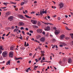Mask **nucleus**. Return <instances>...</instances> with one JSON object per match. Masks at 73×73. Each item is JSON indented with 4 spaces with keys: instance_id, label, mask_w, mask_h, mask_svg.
Here are the masks:
<instances>
[{
    "instance_id": "35",
    "label": "nucleus",
    "mask_w": 73,
    "mask_h": 73,
    "mask_svg": "<svg viewBox=\"0 0 73 73\" xmlns=\"http://www.w3.org/2000/svg\"><path fill=\"white\" fill-rule=\"evenodd\" d=\"M3 59V57L2 56H0V60H1Z\"/></svg>"
},
{
    "instance_id": "60",
    "label": "nucleus",
    "mask_w": 73,
    "mask_h": 73,
    "mask_svg": "<svg viewBox=\"0 0 73 73\" xmlns=\"http://www.w3.org/2000/svg\"><path fill=\"white\" fill-rule=\"evenodd\" d=\"M32 53H30L29 54V56H32Z\"/></svg>"
},
{
    "instance_id": "39",
    "label": "nucleus",
    "mask_w": 73,
    "mask_h": 73,
    "mask_svg": "<svg viewBox=\"0 0 73 73\" xmlns=\"http://www.w3.org/2000/svg\"><path fill=\"white\" fill-rule=\"evenodd\" d=\"M54 29L55 30V31H56V29H57V28H56V27H53Z\"/></svg>"
},
{
    "instance_id": "44",
    "label": "nucleus",
    "mask_w": 73,
    "mask_h": 73,
    "mask_svg": "<svg viewBox=\"0 0 73 73\" xmlns=\"http://www.w3.org/2000/svg\"><path fill=\"white\" fill-rule=\"evenodd\" d=\"M22 33H23V35H25V32H24V31H22Z\"/></svg>"
},
{
    "instance_id": "29",
    "label": "nucleus",
    "mask_w": 73,
    "mask_h": 73,
    "mask_svg": "<svg viewBox=\"0 0 73 73\" xmlns=\"http://www.w3.org/2000/svg\"><path fill=\"white\" fill-rule=\"evenodd\" d=\"M42 11H40V15H42L43 14H42Z\"/></svg>"
},
{
    "instance_id": "59",
    "label": "nucleus",
    "mask_w": 73,
    "mask_h": 73,
    "mask_svg": "<svg viewBox=\"0 0 73 73\" xmlns=\"http://www.w3.org/2000/svg\"><path fill=\"white\" fill-rule=\"evenodd\" d=\"M70 13L71 15H72V16H73V13H72V12H70Z\"/></svg>"
},
{
    "instance_id": "6",
    "label": "nucleus",
    "mask_w": 73,
    "mask_h": 73,
    "mask_svg": "<svg viewBox=\"0 0 73 73\" xmlns=\"http://www.w3.org/2000/svg\"><path fill=\"white\" fill-rule=\"evenodd\" d=\"M24 25V23L22 22H19V26H23Z\"/></svg>"
},
{
    "instance_id": "18",
    "label": "nucleus",
    "mask_w": 73,
    "mask_h": 73,
    "mask_svg": "<svg viewBox=\"0 0 73 73\" xmlns=\"http://www.w3.org/2000/svg\"><path fill=\"white\" fill-rule=\"evenodd\" d=\"M11 60H9L8 61V62H7L6 63V65H10V63H11V62L10 61Z\"/></svg>"
},
{
    "instance_id": "1",
    "label": "nucleus",
    "mask_w": 73,
    "mask_h": 73,
    "mask_svg": "<svg viewBox=\"0 0 73 73\" xmlns=\"http://www.w3.org/2000/svg\"><path fill=\"white\" fill-rule=\"evenodd\" d=\"M2 56L3 57H5L8 56V52L5 51L2 53Z\"/></svg>"
},
{
    "instance_id": "53",
    "label": "nucleus",
    "mask_w": 73,
    "mask_h": 73,
    "mask_svg": "<svg viewBox=\"0 0 73 73\" xmlns=\"http://www.w3.org/2000/svg\"><path fill=\"white\" fill-rule=\"evenodd\" d=\"M55 45H53V46L52 47V48H54V47H55Z\"/></svg>"
},
{
    "instance_id": "41",
    "label": "nucleus",
    "mask_w": 73,
    "mask_h": 73,
    "mask_svg": "<svg viewBox=\"0 0 73 73\" xmlns=\"http://www.w3.org/2000/svg\"><path fill=\"white\" fill-rule=\"evenodd\" d=\"M10 33H11V32H9V33H8V34L7 35H6V36H8V35H9L10 34Z\"/></svg>"
},
{
    "instance_id": "3",
    "label": "nucleus",
    "mask_w": 73,
    "mask_h": 73,
    "mask_svg": "<svg viewBox=\"0 0 73 73\" xmlns=\"http://www.w3.org/2000/svg\"><path fill=\"white\" fill-rule=\"evenodd\" d=\"M54 33L56 35H57L60 33V30H57L55 31L54 32Z\"/></svg>"
},
{
    "instance_id": "16",
    "label": "nucleus",
    "mask_w": 73,
    "mask_h": 73,
    "mask_svg": "<svg viewBox=\"0 0 73 73\" xmlns=\"http://www.w3.org/2000/svg\"><path fill=\"white\" fill-rule=\"evenodd\" d=\"M18 17H19V18H20V19H23V18H24V17H23V16L21 15H19L18 16Z\"/></svg>"
},
{
    "instance_id": "56",
    "label": "nucleus",
    "mask_w": 73,
    "mask_h": 73,
    "mask_svg": "<svg viewBox=\"0 0 73 73\" xmlns=\"http://www.w3.org/2000/svg\"><path fill=\"white\" fill-rule=\"evenodd\" d=\"M70 36H73V33H71L70 34Z\"/></svg>"
},
{
    "instance_id": "43",
    "label": "nucleus",
    "mask_w": 73,
    "mask_h": 73,
    "mask_svg": "<svg viewBox=\"0 0 73 73\" xmlns=\"http://www.w3.org/2000/svg\"><path fill=\"white\" fill-rule=\"evenodd\" d=\"M25 71L26 72H29V71L28 70V69H26L25 70Z\"/></svg>"
},
{
    "instance_id": "40",
    "label": "nucleus",
    "mask_w": 73,
    "mask_h": 73,
    "mask_svg": "<svg viewBox=\"0 0 73 73\" xmlns=\"http://www.w3.org/2000/svg\"><path fill=\"white\" fill-rule=\"evenodd\" d=\"M40 52H41V53H42V54H44V51H40Z\"/></svg>"
},
{
    "instance_id": "57",
    "label": "nucleus",
    "mask_w": 73,
    "mask_h": 73,
    "mask_svg": "<svg viewBox=\"0 0 73 73\" xmlns=\"http://www.w3.org/2000/svg\"><path fill=\"white\" fill-rule=\"evenodd\" d=\"M12 36H14V37H15V35H14V34H12Z\"/></svg>"
},
{
    "instance_id": "45",
    "label": "nucleus",
    "mask_w": 73,
    "mask_h": 73,
    "mask_svg": "<svg viewBox=\"0 0 73 73\" xmlns=\"http://www.w3.org/2000/svg\"><path fill=\"white\" fill-rule=\"evenodd\" d=\"M25 29L26 31H28V30H29L28 28H25Z\"/></svg>"
},
{
    "instance_id": "8",
    "label": "nucleus",
    "mask_w": 73,
    "mask_h": 73,
    "mask_svg": "<svg viewBox=\"0 0 73 73\" xmlns=\"http://www.w3.org/2000/svg\"><path fill=\"white\" fill-rule=\"evenodd\" d=\"M13 16H10L8 18V19L10 21H12V20H13Z\"/></svg>"
},
{
    "instance_id": "37",
    "label": "nucleus",
    "mask_w": 73,
    "mask_h": 73,
    "mask_svg": "<svg viewBox=\"0 0 73 73\" xmlns=\"http://www.w3.org/2000/svg\"><path fill=\"white\" fill-rule=\"evenodd\" d=\"M56 41V39H53L52 40V41L53 42H55V41Z\"/></svg>"
},
{
    "instance_id": "27",
    "label": "nucleus",
    "mask_w": 73,
    "mask_h": 73,
    "mask_svg": "<svg viewBox=\"0 0 73 73\" xmlns=\"http://www.w3.org/2000/svg\"><path fill=\"white\" fill-rule=\"evenodd\" d=\"M44 55H45V54H42V53H41V57H44Z\"/></svg>"
},
{
    "instance_id": "15",
    "label": "nucleus",
    "mask_w": 73,
    "mask_h": 73,
    "mask_svg": "<svg viewBox=\"0 0 73 73\" xmlns=\"http://www.w3.org/2000/svg\"><path fill=\"white\" fill-rule=\"evenodd\" d=\"M72 61V59H70V58H69L68 59V63H69V64H71Z\"/></svg>"
},
{
    "instance_id": "14",
    "label": "nucleus",
    "mask_w": 73,
    "mask_h": 73,
    "mask_svg": "<svg viewBox=\"0 0 73 73\" xmlns=\"http://www.w3.org/2000/svg\"><path fill=\"white\" fill-rule=\"evenodd\" d=\"M42 23H43L44 24H46V25H48V24H49V25H52V23H45L42 21Z\"/></svg>"
},
{
    "instance_id": "31",
    "label": "nucleus",
    "mask_w": 73,
    "mask_h": 73,
    "mask_svg": "<svg viewBox=\"0 0 73 73\" xmlns=\"http://www.w3.org/2000/svg\"><path fill=\"white\" fill-rule=\"evenodd\" d=\"M27 2H28V1L27 0H26L24 1V4H27Z\"/></svg>"
},
{
    "instance_id": "10",
    "label": "nucleus",
    "mask_w": 73,
    "mask_h": 73,
    "mask_svg": "<svg viewBox=\"0 0 73 73\" xmlns=\"http://www.w3.org/2000/svg\"><path fill=\"white\" fill-rule=\"evenodd\" d=\"M45 40V38L44 37H42L40 39V41L42 42H44Z\"/></svg>"
},
{
    "instance_id": "7",
    "label": "nucleus",
    "mask_w": 73,
    "mask_h": 73,
    "mask_svg": "<svg viewBox=\"0 0 73 73\" xmlns=\"http://www.w3.org/2000/svg\"><path fill=\"white\" fill-rule=\"evenodd\" d=\"M45 31H49L50 29V28L49 26H47L46 28L44 29Z\"/></svg>"
},
{
    "instance_id": "12",
    "label": "nucleus",
    "mask_w": 73,
    "mask_h": 73,
    "mask_svg": "<svg viewBox=\"0 0 73 73\" xmlns=\"http://www.w3.org/2000/svg\"><path fill=\"white\" fill-rule=\"evenodd\" d=\"M59 6L60 7V8H62L64 6V4L62 3H61L60 4H59Z\"/></svg>"
},
{
    "instance_id": "25",
    "label": "nucleus",
    "mask_w": 73,
    "mask_h": 73,
    "mask_svg": "<svg viewBox=\"0 0 73 73\" xmlns=\"http://www.w3.org/2000/svg\"><path fill=\"white\" fill-rule=\"evenodd\" d=\"M8 3H3V4L4 5H5V6H7V4H8Z\"/></svg>"
},
{
    "instance_id": "47",
    "label": "nucleus",
    "mask_w": 73,
    "mask_h": 73,
    "mask_svg": "<svg viewBox=\"0 0 73 73\" xmlns=\"http://www.w3.org/2000/svg\"><path fill=\"white\" fill-rule=\"evenodd\" d=\"M42 34H43V35H45V32L44 31H43L42 33Z\"/></svg>"
},
{
    "instance_id": "17",
    "label": "nucleus",
    "mask_w": 73,
    "mask_h": 73,
    "mask_svg": "<svg viewBox=\"0 0 73 73\" xmlns=\"http://www.w3.org/2000/svg\"><path fill=\"white\" fill-rule=\"evenodd\" d=\"M45 60V57H43L42 58V60L40 61V62L42 63L43 62V60Z\"/></svg>"
},
{
    "instance_id": "52",
    "label": "nucleus",
    "mask_w": 73,
    "mask_h": 73,
    "mask_svg": "<svg viewBox=\"0 0 73 73\" xmlns=\"http://www.w3.org/2000/svg\"><path fill=\"white\" fill-rule=\"evenodd\" d=\"M31 60H29V64H31Z\"/></svg>"
},
{
    "instance_id": "36",
    "label": "nucleus",
    "mask_w": 73,
    "mask_h": 73,
    "mask_svg": "<svg viewBox=\"0 0 73 73\" xmlns=\"http://www.w3.org/2000/svg\"><path fill=\"white\" fill-rule=\"evenodd\" d=\"M18 38H20L21 40H22V39H23V36L21 37H19Z\"/></svg>"
},
{
    "instance_id": "28",
    "label": "nucleus",
    "mask_w": 73,
    "mask_h": 73,
    "mask_svg": "<svg viewBox=\"0 0 73 73\" xmlns=\"http://www.w3.org/2000/svg\"><path fill=\"white\" fill-rule=\"evenodd\" d=\"M38 68V66H35V67L34 68V70H36V68Z\"/></svg>"
},
{
    "instance_id": "32",
    "label": "nucleus",
    "mask_w": 73,
    "mask_h": 73,
    "mask_svg": "<svg viewBox=\"0 0 73 73\" xmlns=\"http://www.w3.org/2000/svg\"><path fill=\"white\" fill-rule=\"evenodd\" d=\"M66 40H69V38L68 37H66L65 38Z\"/></svg>"
},
{
    "instance_id": "33",
    "label": "nucleus",
    "mask_w": 73,
    "mask_h": 73,
    "mask_svg": "<svg viewBox=\"0 0 73 73\" xmlns=\"http://www.w3.org/2000/svg\"><path fill=\"white\" fill-rule=\"evenodd\" d=\"M29 32L30 33H33V31L32 30H30L29 31Z\"/></svg>"
},
{
    "instance_id": "63",
    "label": "nucleus",
    "mask_w": 73,
    "mask_h": 73,
    "mask_svg": "<svg viewBox=\"0 0 73 73\" xmlns=\"http://www.w3.org/2000/svg\"><path fill=\"white\" fill-rule=\"evenodd\" d=\"M15 59L16 60H18V58L15 57Z\"/></svg>"
},
{
    "instance_id": "22",
    "label": "nucleus",
    "mask_w": 73,
    "mask_h": 73,
    "mask_svg": "<svg viewBox=\"0 0 73 73\" xmlns=\"http://www.w3.org/2000/svg\"><path fill=\"white\" fill-rule=\"evenodd\" d=\"M33 28H38V26H36V25H33Z\"/></svg>"
},
{
    "instance_id": "42",
    "label": "nucleus",
    "mask_w": 73,
    "mask_h": 73,
    "mask_svg": "<svg viewBox=\"0 0 73 73\" xmlns=\"http://www.w3.org/2000/svg\"><path fill=\"white\" fill-rule=\"evenodd\" d=\"M35 42H38V43H40V42L39 41H38L37 40H35Z\"/></svg>"
},
{
    "instance_id": "2",
    "label": "nucleus",
    "mask_w": 73,
    "mask_h": 73,
    "mask_svg": "<svg viewBox=\"0 0 73 73\" xmlns=\"http://www.w3.org/2000/svg\"><path fill=\"white\" fill-rule=\"evenodd\" d=\"M36 31L38 33H41L42 32V29H38Z\"/></svg>"
},
{
    "instance_id": "62",
    "label": "nucleus",
    "mask_w": 73,
    "mask_h": 73,
    "mask_svg": "<svg viewBox=\"0 0 73 73\" xmlns=\"http://www.w3.org/2000/svg\"><path fill=\"white\" fill-rule=\"evenodd\" d=\"M47 18H48V19H50V16H48L47 17Z\"/></svg>"
},
{
    "instance_id": "21",
    "label": "nucleus",
    "mask_w": 73,
    "mask_h": 73,
    "mask_svg": "<svg viewBox=\"0 0 73 73\" xmlns=\"http://www.w3.org/2000/svg\"><path fill=\"white\" fill-rule=\"evenodd\" d=\"M42 13L43 14L44 13H45V14H46L47 12H46V10H45V11H42Z\"/></svg>"
},
{
    "instance_id": "23",
    "label": "nucleus",
    "mask_w": 73,
    "mask_h": 73,
    "mask_svg": "<svg viewBox=\"0 0 73 73\" xmlns=\"http://www.w3.org/2000/svg\"><path fill=\"white\" fill-rule=\"evenodd\" d=\"M38 26H40V25H41V23H40V22L39 21L38 22Z\"/></svg>"
},
{
    "instance_id": "46",
    "label": "nucleus",
    "mask_w": 73,
    "mask_h": 73,
    "mask_svg": "<svg viewBox=\"0 0 73 73\" xmlns=\"http://www.w3.org/2000/svg\"><path fill=\"white\" fill-rule=\"evenodd\" d=\"M35 61H36V62H38V60H37V59H35Z\"/></svg>"
},
{
    "instance_id": "20",
    "label": "nucleus",
    "mask_w": 73,
    "mask_h": 73,
    "mask_svg": "<svg viewBox=\"0 0 73 73\" xmlns=\"http://www.w3.org/2000/svg\"><path fill=\"white\" fill-rule=\"evenodd\" d=\"M19 31V29L17 28L15 29L13 31V32H17Z\"/></svg>"
},
{
    "instance_id": "38",
    "label": "nucleus",
    "mask_w": 73,
    "mask_h": 73,
    "mask_svg": "<svg viewBox=\"0 0 73 73\" xmlns=\"http://www.w3.org/2000/svg\"><path fill=\"white\" fill-rule=\"evenodd\" d=\"M20 29H21V30H23V29H24V27H21L20 28Z\"/></svg>"
},
{
    "instance_id": "26",
    "label": "nucleus",
    "mask_w": 73,
    "mask_h": 73,
    "mask_svg": "<svg viewBox=\"0 0 73 73\" xmlns=\"http://www.w3.org/2000/svg\"><path fill=\"white\" fill-rule=\"evenodd\" d=\"M15 28V27L14 26H13L11 27V29H14Z\"/></svg>"
},
{
    "instance_id": "5",
    "label": "nucleus",
    "mask_w": 73,
    "mask_h": 73,
    "mask_svg": "<svg viewBox=\"0 0 73 73\" xmlns=\"http://www.w3.org/2000/svg\"><path fill=\"white\" fill-rule=\"evenodd\" d=\"M31 22H32L33 24H34V25H36V23H37V21H36V20L34 21L31 20Z\"/></svg>"
},
{
    "instance_id": "4",
    "label": "nucleus",
    "mask_w": 73,
    "mask_h": 73,
    "mask_svg": "<svg viewBox=\"0 0 73 73\" xmlns=\"http://www.w3.org/2000/svg\"><path fill=\"white\" fill-rule=\"evenodd\" d=\"M13 53L12 52H10L9 53V57H13Z\"/></svg>"
},
{
    "instance_id": "49",
    "label": "nucleus",
    "mask_w": 73,
    "mask_h": 73,
    "mask_svg": "<svg viewBox=\"0 0 73 73\" xmlns=\"http://www.w3.org/2000/svg\"><path fill=\"white\" fill-rule=\"evenodd\" d=\"M35 11H33L31 13V14H32L33 13H35Z\"/></svg>"
},
{
    "instance_id": "54",
    "label": "nucleus",
    "mask_w": 73,
    "mask_h": 73,
    "mask_svg": "<svg viewBox=\"0 0 73 73\" xmlns=\"http://www.w3.org/2000/svg\"><path fill=\"white\" fill-rule=\"evenodd\" d=\"M6 8H7V7H2V9H5Z\"/></svg>"
},
{
    "instance_id": "30",
    "label": "nucleus",
    "mask_w": 73,
    "mask_h": 73,
    "mask_svg": "<svg viewBox=\"0 0 73 73\" xmlns=\"http://www.w3.org/2000/svg\"><path fill=\"white\" fill-rule=\"evenodd\" d=\"M0 50H3V48L2 47V46H0Z\"/></svg>"
},
{
    "instance_id": "9",
    "label": "nucleus",
    "mask_w": 73,
    "mask_h": 73,
    "mask_svg": "<svg viewBox=\"0 0 73 73\" xmlns=\"http://www.w3.org/2000/svg\"><path fill=\"white\" fill-rule=\"evenodd\" d=\"M11 14V12L10 11L7 12L6 13V16H8Z\"/></svg>"
},
{
    "instance_id": "48",
    "label": "nucleus",
    "mask_w": 73,
    "mask_h": 73,
    "mask_svg": "<svg viewBox=\"0 0 73 73\" xmlns=\"http://www.w3.org/2000/svg\"><path fill=\"white\" fill-rule=\"evenodd\" d=\"M40 60H41V56L40 58H38L39 61H40Z\"/></svg>"
},
{
    "instance_id": "61",
    "label": "nucleus",
    "mask_w": 73,
    "mask_h": 73,
    "mask_svg": "<svg viewBox=\"0 0 73 73\" xmlns=\"http://www.w3.org/2000/svg\"><path fill=\"white\" fill-rule=\"evenodd\" d=\"M58 20H60V18L59 17L58 18Z\"/></svg>"
},
{
    "instance_id": "34",
    "label": "nucleus",
    "mask_w": 73,
    "mask_h": 73,
    "mask_svg": "<svg viewBox=\"0 0 73 73\" xmlns=\"http://www.w3.org/2000/svg\"><path fill=\"white\" fill-rule=\"evenodd\" d=\"M24 4V2H22L21 3V5H23Z\"/></svg>"
},
{
    "instance_id": "51",
    "label": "nucleus",
    "mask_w": 73,
    "mask_h": 73,
    "mask_svg": "<svg viewBox=\"0 0 73 73\" xmlns=\"http://www.w3.org/2000/svg\"><path fill=\"white\" fill-rule=\"evenodd\" d=\"M26 46H29V44H28V43H27V44H26Z\"/></svg>"
},
{
    "instance_id": "55",
    "label": "nucleus",
    "mask_w": 73,
    "mask_h": 73,
    "mask_svg": "<svg viewBox=\"0 0 73 73\" xmlns=\"http://www.w3.org/2000/svg\"><path fill=\"white\" fill-rule=\"evenodd\" d=\"M57 16V15H55L54 16H53V17H56Z\"/></svg>"
},
{
    "instance_id": "11",
    "label": "nucleus",
    "mask_w": 73,
    "mask_h": 73,
    "mask_svg": "<svg viewBox=\"0 0 73 73\" xmlns=\"http://www.w3.org/2000/svg\"><path fill=\"white\" fill-rule=\"evenodd\" d=\"M64 35H61L60 36V40H63V39H64Z\"/></svg>"
},
{
    "instance_id": "58",
    "label": "nucleus",
    "mask_w": 73,
    "mask_h": 73,
    "mask_svg": "<svg viewBox=\"0 0 73 73\" xmlns=\"http://www.w3.org/2000/svg\"><path fill=\"white\" fill-rule=\"evenodd\" d=\"M60 47H62V46H63L62 45H60Z\"/></svg>"
},
{
    "instance_id": "50",
    "label": "nucleus",
    "mask_w": 73,
    "mask_h": 73,
    "mask_svg": "<svg viewBox=\"0 0 73 73\" xmlns=\"http://www.w3.org/2000/svg\"><path fill=\"white\" fill-rule=\"evenodd\" d=\"M17 63H20V62L19 60H18L17 62Z\"/></svg>"
},
{
    "instance_id": "64",
    "label": "nucleus",
    "mask_w": 73,
    "mask_h": 73,
    "mask_svg": "<svg viewBox=\"0 0 73 73\" xmlns=\"http://www.w3.org/2000/svg\"><path fill=\"white\" fill-rule=\"evenodd\" d=\"M65 17H66V18H68V16L67 15H65Z\"/></svg>"
},
{
    "instance_id": "19",
    "label": "nucleus",
    "mask_w": 73,
    "mask_h": 73,
    "mask_svg": "<svg viewBox=\"0 0 73 73\" xmlns=\"http://www.w3.org/2000/svg\"><path fill=\"white\" fill-rule=\"evenodd\" d=\"M25 16L26 17H27V18H28V19H31V18H32V17H29L27 15H25Z\"/></svg>"
},
{
    "instance_id": "13",
    "label": "nucleus",
    "mask_w": 73,
    "mask_h": 73,
    "mask_svg": "<svg viewBox=\"0 0 73 73\" xmlns=\"http://www.w3.org/2000/svg\"><path fill=\"white\" fill-rule=\"evenodd\" d=\"M10 50H14V46H12L10 47Z\"/></svg>"
},
{
    "instance_id": "24",
    "label": "nucleus",
    "mask_w": 73,
    "mask_h": 73,
    "mask_svg": "<svg viewBox=\"0 0 73 73\" xmlns=\"http://www.w3.org/2000/svg\"><path fill=\"white\" fill-rule=\"evenodd\" d=\"M66 29H67V30H68V31L71 30V29H69L68 27H67V26L66 27Z\"/></svg>"
}]
</instances>
